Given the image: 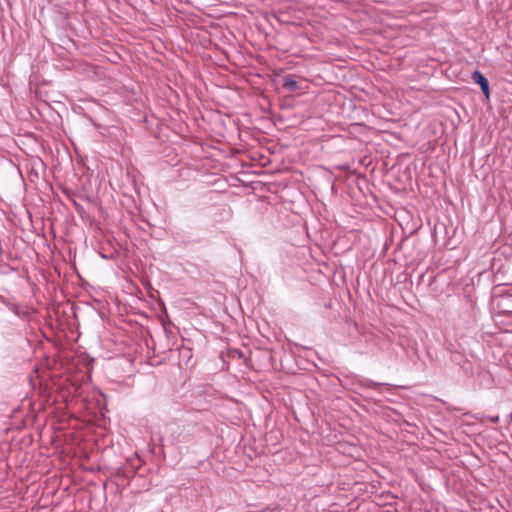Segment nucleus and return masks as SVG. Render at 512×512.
I'll use <instances>...</instances> for the list:
<instances>
[{
  "mask_svg": "<svg viewBox=\"0 0 512 512\" xmlns=\"http://www.w3.org/2000/svg\"><path fill=\"white\" fill-rule=\"evenodd\" d=\"M283 87L290 91H295L297 89V82L291 76H287L284 78Z\"/></svg>",
  "mask_w": 512,
  "mask_h": 512,
  "instance_id": "f257e3e1",
  "label": "nucleus"
},
{
  "mask_svg": "<svg viewBox=\"0 0 512 512\" xmlns=\"http://www.w3.org/2000/svg\"><path fill=\"white\" fill-rule=\"evenodd\" d=\"M472 79L475 83L481 85L484 84V82L487 81V79L483 76V74L479 71H475L472 74Z\"/></svg>",
  "mask_w": 512,
  "mask_h": 512,
  "instance_id": "f03ea898",
  "label": "nucleus"
},
{
  "mask_svg": "<svg viewBox=\"0 0 512 512\" xmlns=\"http://www.w3.org/2000/svg\"><path fill=\"white\" fill-rule=\"evenodd\" d=\"M480 87H481V90H482L483 94L485 95L486 99H489L490 89H489L488 80L486 82H484V84H481Z\"/></svg>",
  "mask_w": 512,
  "mask_h": 512,
  "instance_id": "7ed1b4c3",
  "label": "nucleus"
},
{
  "mask_svg": "<svg viewBox=\"0 0 512 512\" xmlns=\"http://www.w3.org/2000/svg\"><path fill=\"white\" fill-rule=\"evenodd\" d=\"M494 422H497L498 421V417H495L492 419Z\"/></svg>",
  "mask_w": 512,
  "mask_h": 512,
  "instance_id": "20e7f679",
  "label": "nucleus"
}]
</instances>
